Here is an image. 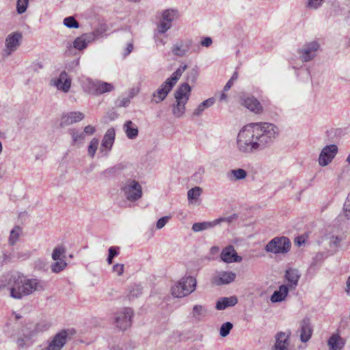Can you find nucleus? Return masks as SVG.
Returning <instances> with one entry per match:
<instances>
[{
  "label": "nucleus",
  "mask_w": 350,
  "mask_h": 350,
  "mask_svg": "<svg viewBox=\"0 0 350 350\" xmlns=\"http://www.w3.org/2000/svg\"><path fill=\"white\" fill-rule=\"evenodd\" d=\"M278 135V127L271 123L248 124L244 126L237 135V149L239 152L246 154L263 150L273 143Z\"/></svg>",
  "instance_id": "obj_1"
},
{
  "label": "nucleus",
  "mask_w": 350,
  "mask_h": 350,
  "mask_svg": "<svg viewBox=\"0 0 350 350\" xmlns=\"http://www.w3.org/2000/svg\"><path fill=\"white\" fill-rule=\"evenodd\" d=\"M191 90L190 85L184 83L174 92L175 103L172 105L171 107L172 114L176 118H181L184 116L186 111L185 105L189 99Z\"/></svg>",
  "instance_id": "obj_2"
},
{
  "label": "nucleus",
  "mask_w": 350,
  "mask_h": 350,
  "mask_svg": "<svg viewBox=\"0 0 350 350\" xmlns=\"http://www.w3.org/2000/svg\"><path fill=\"white\" fill-rule=\"evenodd\" d=\"M25 286V278L18 273L10 275L5 280L4 282L0 284V291L8 288L10 291V296L16 299H21L25 295L23 293Z\"/></svg>",
  "instance_id": "obj_3"
},
{
  "label": "nucleus",
  "mask_w": 350,
  "mask_h": 350,
  "mask_svg": "<svg viewBox=\"0 0 350 350\" xmlns=\"http://www.w3.org/2000/svg\"><path fill=\"white\" fill-rule=\"evenodd\" d=\"M196 286V280L191 276L183 278L172 287V294L176 297H183L193 292Z\"/></svg>",
  "instance_id": "obj_4"
},
{
  "label": "nucleus",
  "mask_w": 350,
  "mask_h": 350,
  "mask_svg": "<svg viewBox=\"0 0 350 350\" xmlns=\"http://www.w3.org/2000/svg\"><path fill=\"white\" fill-rule=\"evenodd\" d=\"M121 191L129 202H135L142 196V187L133 179H127L122 183Z\"/></svg>",
  "instance_id": "obj_5"
},
{
  "label": "nucleus",
  "mask_w": 350,
  "mask_h": 350,
  "mask_svg": "<svg viewBox=\"0 0 350 350\" xmlns=\"http://www.w3.org/2000/svg\"><path fill=\"white\" fill-rule=\"evenodd\" d=\"M291 247V243L286 237H276L272 239L265 247V250L268 253L274 254H286Z\"/></svg>",
  "instance_id": "obj_6"
},
{
  "label": "nucleus",
  "mask_w": 350,
  "mask_h": 350,
  "mask_svg": "<svg viewBox=\"0 0 350 350\" xmlns=\"http://www.w3.org/2000/svg\"><path fill=\"white\" fill-rule=\"evenodd\" d=\"M22 38L23 35L20 31L13 32L6 37L5 40V48L2 52L3 58H8L17 50L21 45Z\"/></svg>",
  "instance_id": "obj_7"
},
{
  "label": "nucleus",
  "mask_w": 350,
  "mask_h": 350,
  "mask_svg": "<svg viewBox=\"0 0 350 350\" xmlns=\"http://www.w3.org/2000/svg\"><path fill=\"white\" fill-rule=\"evenodd\" d=\"M35 337L26 325L21 327L16 334L14 342L18 350L30 347L34 342Z\"/></svg>",
  "instance_id": "obj_8"
},
{
  "label": "nucleus",
  "mask_w": 350,
  "mask_h": 350,
  "mask_svg": "<svg viewBox=\"0 0 350 350\" xmlns=\"http://www.w3.org/2000/svg\"><path fill=\"white\" fill-rule=\"evenodd\" d=\"M319 44L317 41H312L306 43L300 49H299V54L300 59L302 62H307L316 56V52L319 49Z\"/></svg>",
  "instance_id": "obj_9"
},
{
  "label": "nucleus",
  "mask_w": 350,
  "mask_h": 350,
  "mask_svg": "<svg viewBox=\"0 0 350 350\" xmlns=\"http://www.w3.org/2000/svg\"><path fill=\"white\" fill-rule=\"evenodd\" d=\"M338 152V147L335 144L327 145L321 150L319 157V163L321 166L327 165L334 158Z\"/></svg>",
  "instance_id": "obj_10"
},
{
  "label": "nucleus",
  "mask_w": 350,
  "mask_h": 350,
  "mask_svg": "<svg viewBox=\"0 0 350 350\" xmlns=\"http://www.w3.org/2000/svg\"><path fill=\"white\" fill-rule=\"evenodd\" d=\"M133 314V310L130 308H125L121 312H118L116 317L117 327L122 330H125L129 327L131 325Z\"/></svg>",
  "instance_id": "obj_11"
},
{
  "label": "nucleus",
  "mask_w": 350,
  "mask_h": 350,
  "mask_svg": "<svg viewBox=\"0 0 350 350\" xmlns=\"http://www.w3.org/2000/svg\"><path fill=\"white\" fill-rule=\"evenodd\" d=\"M88 88L89 92L94 95H98L106 92H109L112 91L113 89V86L112 85V84L98 81H89Z\"/></svg>",
  "instance_id": "obj_12"
},
{
  "label": "nucleus",
  "mask_w": 350,
  "mask_h": 350,
  "mask_svg": "<svg viewBox=\"0 0 350 350\" xmlns=\"http://www.w3.org/2000/svg\"><path fill=\"white\" fill-rule=\"evenodd\" d=\"M45 283L42 280L36 278H25V286L23 288V293H25V295H29L35 291H43Z\"/></svg>",
  "instance_id": "obj_13"
},
{
  "label": "nucleus",
  "mask_w": 350,
  "mask_h": 350,
  "mask_svg": "<svg viewBox=\"0 0 350 350\" xmlns=\"http://www.w3.org/2000/svg\"><path fill=\"white\" fill-rule=\"evenodd\" d=\"M51 83L59 90L68 92L71 87V79L65 71H63L57 79L51 81Z\"/></svg>",
  "instance_id": "obj_14"
},
{
  "label": "nucleus",
  "mask_w": 350,
  "mask_h": 350,
  "mask_svg": "<svg viewBox=\"0 0 350 350\" xmlns=\"http://www.w3.org/2000/svg\"><path fill=\"white\" fill-rule=\"evenodd\" d=\"M192 44L191 39L180 40L172 46V52L176 56L183 57L189 51Z\"/></svg>",
  "instance_id": "obj_15"
},
{
  "label": "nucleus",
  "mask_w": 350,
  "mask_h": 350,
  "mask_svg": "<svg viewBox=\"0 0 350 350\" xmlns=\"http://www.w3.org/2000/svg\"><path fill=\"white\" fill-rule=\"evenodd\" d=\"M67 336L66 330L56 334L48 345L49 350H61L66 342Z\"/></svg>",
  "instance_id": "obj_16"
},
{
  "label": "nucleus",
  "mask_w": 350,
  "mask_h": 350,
  "mask_svg": "<svg viewBox=\"0 0 350 350\" xmlns=\"http://www.w3.org/2000/svg\"><path fill=\"white\" fill-rule=\"evenodd\" d=\"M221 259L226 262H239L242 260V257L239 256L232 245H228L223 249L221 253Z\"/></svg>",
  "instance_id": "obj_17"
},
{
  "label": "nucleus",
  "mask_w": 350,
  "mask_h": 350,
  "mask_svg": "<svg viewBox=\"0 0 350 350\" xmlns=\"http://www.w3.org/2000/svg\"><path fill=\"white\" fill-rule=\"evenodd\" d=\"M241 104L255 113H259L262 111L260 102L254 96L245 95L241 96Z\"/></svg>",
  "instance_id": "obj_18"
},
{
  "label": "nucleus",
  "mask_w": 350,
  "mask_h": 350,
  "mask_svg": "<svg viewBox=\"0 0 350 350\" xmlns=\"http://www.w3.org/2000/svg\"><path fill=\"white\" fill-rule=\"evenodd\" d=\"M84 117V114L80 111L70 112L62 116L59 125L61 127L67 126L82 120Z\"/></svg>",
  "instance_id": "obj_19"
},
{
  "label": "nucleus",
  "mask_w": 350,
  "mask_h": 350,
  "mask_svg": "<svg viewBox=\"0 0 350 350\" xmlns=\"http://www.w3.org/2000/svg\"><path fill=\"white\" fill-rule=\"evenodd\" d=\"M172 88V83L165 81L152 94L154 103H159L162 102L167 97Z\"/></svg>",
  "instance_id": "obj_20"
},
{
  "label": "nucleus",
  "mask_w": 350,
  "mask_h": 350,
  "mask_svg": "<svg viewBox=\"0 0 350 350\" xmlns=\"http://www.w3.org/2000/svg\"><path fill=\"white\" fill-rule=\"evenodd\" d=\"M236 274L233 272L221 271L212 279V282L217 286L228 284L234 280Z\"/></svg>",
  "instance_id": "obj_21"
},
{
  "label": "nucleus",
  "mask_w": 350,
  "mask_h": 350,
  "mask_svg": "<svg viewBox=\"0 0 350 350\" xmlns=\"http://www.w3.org/2000/svg\"><path fill=\"white\" fill-rule=\"evenodd\" d=\"M290 335V331L278 332L275 336V343L273 350H288Z\"/></svg>",
  "instance_id": "obj_22"
},
{
  "label": "nucleus",
  "mask_w": 350,
  "mask_h": 350,
  "mask_svg": "<svg viewBox=\"0 0 350 350\" xmlns=\"http://www.w3.org/2000/svg\"><path fill=\"white\" fill-rule=\"evenodd\" d=\"M300 326V340L302 342H308L312 334V328L309 318L306 317L299 323Z\"/></svg>",
  "instance_id": "obj_23"
},
{
  "label": "nucleus",
  "mask_w": 350,
  "mask_h": 350,
  "mask_svg": "<svg viewBox=\"0 0 350 350\" xmlns=\"http://www.w3.org/2000/svg\"><path fill=\"white\" fill-rule=\"evenodd\" d=\"M285 278L289 283L287 286L290 288V289H295L298 284V281L300 278L299 271L296 269H288L286 271Z\"/></svg>",
  "instance_id": "obj_24"
},
{
  "label": "nucleus",
  "mask_w": 350,
  "mask_h": 350,
  "mask_svg": "<svg viewBox=\"0 0 350 350\" xmlns=\"http://www.w3.org/2000/svg\"><path fill=\"white\" fill-rule=\"evenodd\" d=\"M27 325L36 338L39 334L47 331L51 327V324L49 322L42 321L36 324L29 323Z\"/></svg>",
  "instance_id": "obj_25"
},
{
  "label": "nucleus",
  "mask_w": 350,
  "mask_h": 350,
  "mask_svg": "<svg viewBox=\"0 0 350 350\" xmlns=\"http://www.w3.org/2000/svg\"><path fill=\"white\" fill-rule=\"evenodd\" d=\"M93 42V37L92 35H87L83 33L77 37L72 43V46L77 50H83L85 49L88 44Z\"/></svg>",
  "instance_id": "obj_26"
},
{
  "label": "nucleus",
  "mask_w": 350,
  "mask_h": 350,
  "mask_svg": "<svg viewBox=\"0 0 350 350\" xmlns=\"http://www.w3.org/2000/svg\"><path fill=\"white\" fill-rule=\"evenodd\" d=\"M290 288L287 285H281L278 291H275L271 296V301L273 303L280 302L285 299Z\"/></svg>",
  "instance_id": "obj_27"
},
{
  "label": "nucleus",
  "mask_w": 350,
  "mask_h": 350,
  "mask_svg": "<svg viewBox=\"0 0 350 350\" xmlns=\"http://www.w3.org/2000/svg\"><path fill=\"white\" fill-rule=\"evenodd\" d=\"M238 302L237 297H223L216 303L215 308L218 310H222L229 306H234Z\"/></svg>",
  "instance_id": "obj_28"
},
{
  "label": "nucleus",
  "mask_w": 350,
  "mask_h": 350,
  "mask_svg": "<svg viewBox=\"0 0 350 350\" xmlns=\"http://www.w3.org/2000/svg\"><path fill=\"white\" fill-rule=\"evenodd\" d=\"M115 139V129L113 128L109 129L103 136L101 146L106 149L110 150L113 146Z\"/></svg>",
  "instance_id": "obj_29"
},
{
  "label": "nucleus",
  "mask_w": 350,
  "mask_h": 350,
  "mask_svg": "<svg viewBox=\"0 0 350 350\" xmlns=\"http://www.w3.org/2000/svg\"><path fill=\"white\" fill-rule=\"evenodd\" d=\"M123 129L129 139H135L138 135V128L131 120L126 121Z\"/></svg>",
  "instance_id": "obj_30"
},
{
  "label": "nucleus",
  "mask_w": 350,
  "mask_h": 350,
  "mask_svg": "<svg viewBox=\"0 0 350 350\" xmlns=\"http://www.w3.org/2000/svg\"><path fill=\"white\" fill-rule=\"evenodd\" d=\"M327 344L330 350H340L345 345L344 340L338 334L329 337Z\"/></svg>",
  "instance_id": "obj_31"
},
{
  "label": "nucleus",
  "mask_w": 350,
  "mask_h": 350,
  "mask_svg": "<svg viewBox=\"0 0 350 350\" xmlns=\"http://www.w3.org/2000/svg\"><path fill=\"white\" fill-rule=\"evenodd\" d=\"M206 310L202 305H195L191 313V319L195 322H200L206 316Z\"/></svg>",
  "instance_id": "obj_32"
},
{
  "label": "nucleus",
  "mask_w": 350,
  "mask_h": 350,
  "mask_svg": "<svg viewBox=\"0 0 350 350\" xmlns=\"http://www.w3.org/2000/svg\"><path fill=\"white\" fill-rule=\"evenodd\" d=\"M215 100L214 98H209L200 104L198 105V107L193 110L192 116H200L202 115L203 111L211 107L215 103Z\"/></svg>",
  "instance_id": "obj_33"
},
{
  "label": "nucleus",
  "mask_w": 350,
  "mask_h": 350,
  "mask_svg": "<svg viewBox=\"0 0 350 350\" xmlns=\"http://www.w3.org/2000/svg\"><path fill=\"white\" fill-rule=\"evenodd\" d=\"M227 176L230 181L243 180L247 176V172L241 168L230 170Z\"/></svg>",
  "instance_id": "obj_34"
},
{
  "label": "nucleus",
  "mask_w": 350,
  "mask_h": 350,
  "mask_svg": "<svg viewBox=\"0 0 350 350\" xmlns=\"http://www.w3.org/2000/svg\"><path fill=\"white\" fill-rule=\"evenodd\" d=\"M215 226V220L212 221H203L194 223L192 226V230L195 232L203 231Z\"/></svg>",
  "instance_id": "obj_35"
},
{
  "label": "nucleus",
  "mask_w": 350,
  "mask_h": 350,
  "mask_svg": "<svg viewBox=\"0 0 350 350\" xmlns=\"http://www.w3.org/2000/svg\"><path fill=\"white\" fill-rule=\"evenodd\" d=\"M202 189L200 187H195L187 191V198L190 203L196 201L202 194Z\"/></svg>",
  "instance_id": "obj_36"
},
{
  "label": "nucleus",
  "mask_w": 350,
  "mask_h": 350,
  "mask_svg": "<svg viewBox=\"0 0 350 350\" xmlns=\"http://www.w3.org/2000/svg\"><path fill=\"white\" fill-rule=\"evenodd\" d=\"M21 228L18 226H16L10 232L9 237V243L11 245H14L18 241L20 234H21Z\"/></svg>",
  "instance_id": "obj_37"
},
{
  "label": "nucleus",
  "mask_w": 350,
  "mask_h": 350,
  "mask_svg": "<svg viewBox=\"0 0 350 350\" xmlns=\"http://www.w3.org/2000/svg\"><path fill=\"white\" fill-rule=\"evenodd\" d=\"M178 17L177 11L174 10H166L162 14V20L172 24V21Z\"/></svg>",
  "instance_id": "obj_38"
},
{
  "label": "nucleus",
  "mask_w": 350,
  "mask_h": 350,
  "mask_svg": "<svg viewBox=\"0 0 350 350\" xmlns=\"http://www.w3.org/2000/svg\"><path fill=\"white\" fill-rule=\"evenodd\" d=\"M66 249L63 246H57L53 249L52 253V258L54 260H64L62 257L64 258Z\"/></svg>",
  "instance_id": "obj_39"
},
{
  "label": "nucleus",
  "mask_w": 350,
  "mask_h": 350,
  "mask_svg": "<svg viewBox=\"0 0 350 350\" xmlns=\"http://www.w3.org/2000/svg\"><path fill=\"white\" fill-rule=\"evenodd\" d=\"M55 261L56 262L51 265V271L53 273H59L64 270L67 266V263L64 260H59Z\"/></svg>",
  "instance_id": "obj_40"
},
{
  "label": "nucleus",
  "mask_w": 350,
  "mask_h": 350,
  "mask_svg": "<svg viewBox=\"0 0 350 350\" xmlns=\"http://www.w3.org/2000/svg\"><path fill=\"white\" fill-rule=\"evenodd\" d=\"M64 25L68 28H79V24L73 16L66 17L64 19Z\"/></svg>",
  "instance_id": "obj_41"
},
{
  "label": "nucleus",
  "mask_w": 350,
  "mask_h": 350,
  "mask_svg": "<svg viewBox=\"0 0 350 350\" xmlns=\"http://www.w3.org/2000/svg\"><path fill=\"white\" fill-rule=\"evenodd\" d=\"M99 141L96 138H93L88 146V154L93 158L98 149Z\"/></svg>",
  "instance_id": "obj_42"
},
{
  "label": "nucleus",
  "mask_w": 350,
  "mask_h": 350,
  "mask_svg": "<svg viewBox=\"0 0 350 350\" xmlns=\"http://www.w3.org/2000/svg\"><path fill=\"white\" fill-rule=\"evenodd\" d=\"M232 327H233V325L230 322H226V323H223L221 325V326L220 327V330H219L220 336L222 337L227 336L229 334L230 330L232 329Z\"/></svg>",
  "instance_id": "obj_43"
},
{
  "label": "nucleus",
  "mask_w": 350,
  "mask_h": 350,
  "mask_svg": "<svg viewBox=\"0 0 350 350\" xmlns=\"http://www.w3.org/2000/svg\"><path fill=\"white\" fill-rule=\"evenodd\" d=\"M343 239L342 236H332L329 239V246L334 249H337L340 246V243Z\"/></svg>",
  "instance_id": "obj_44"
},
{
  "label": "nucleus",
  "mask_w": 350,
  "mask_h": 350,
  "mask_svg": "<svg viewBox=\"0 0 350 350\" xmlns=\"http://www.w3.org/2000/svg\"><path fill=\"white\" fill-rule=\"evenodd\" d=\"M238 218V215L237 214H232L228 217H222L218 219H215V226L221 224L222 222H226L227 224H230L233 221L236 220Z\"/></svg>",
  "instance_id": "obj_45"
},
{
  "label": "nucleus",
  "mask_w": 350,
  "mask_h": 350,
  "mask_svg": "<svg viewBox=\"0 0 350 350\" xmlns=\"http://www.w3.org/2000/svg\"><path fill=\"white\" fill-rule=\"evenodd\" d=\"M172 27V24L161 19L157 25V33H165Z\"/></svg>",
  "instance_id": "obj_46"
},
{
  "label": "nucleus",
  "mask_w": 350,
  "mask_h": 350,
  "mask_svg": "<svg viewBox=\"0 0 350 350\" xmlns=\"http://www.w3.org/2000/svg\"><path fill=\"white\" fill-rule=\"evenodd\" d=\"M29 0H17L16 11L18 14H21L24 13L28 6Z\"/></svg>",
  "instance_id": "obj_47"
},
{
  "label": "nucleus",
  "mask_w": 350,
  "mask_h": 350,
  "mask_svg": "<svg viewBox=\"0 0 350 350\" xmlns=\"http://www.w3.org/2000/svg\"><path fill=\"white\" fill-rule=\"evenodd\" d=\"M198 77V70L197 68H193L187 73V80L190 82H195Z\"/></svg>",
  "instance_id": "obj_48"
},
{
  "label": "nucleus",
  "mask_w": 350,
  "mask_h": 350,
  "mask_svg": "<svg viewBox=\"0 0 350 350\" xmlns=\"http://www.w3.org/2000/svg\"><path fill=\"white\" fill-rule=\"evenodd\" d=\"M323 0H308L306 7L309 9L316 10L321 5Z\"/></svg>",
  "instance_id": "obj_49"
},
{
  "label": "nucleus",
  "mask_w": 350,
  "mask_h": 350,
  "mask_svg": "<svg viewBox=\"0 0 350 350\" xmlns=\"http://www.w3.org/2000/svg\"><path fill=\"white\" fill-rule=\"evenodd\" d=\"M105 31V29L100 27V28H98V29H95L92 32L86 33H87V35H92L93 37V41H94V40L100 38L103 36Z\"/></svg>",
  "instance_id": "obj_50"
},
{
  "label": "nucleus",
  "mask_w": 350,
  "mask_h": 350,
  "mask_svg": "<svg viewBox=\"0 0 350 350\" xmlns=\"http://www.w3.org/2000/svg\"><path fill=\"white\" fill-rule=\"evenodd\" d=\"M344 211L345 217L350 220V193L348 195V197L345 202Z\"/></svg>",
  "instance_id": "obj_51"
},
{
  "label": "nucleus",
  "mask_w": 350,
  "mask_h": 350,
  "mask_svg": "<svg viewBox=\"0 0 350 350\" xmlns=\"http://www.w3.org/2000/svg\"><path fill=\"white\" fill-rule=\"evenodd\" d=\"M118 254L117 248L115 247H110L109 249V255L107 258L108 264H111L113 258Z\"/></svg>",
  "instance_id": "obj_52"
},
{
  "label": "nucleus",
  "mask_w": 350,
  "mask_h": 350,
  "mask_svg": "<svg viewBox=\"0 0 350 350\" xmlns=\"http://www.w3.org/2000/svg\"><path fill=\"white\" fill-rule=\"evenodd\" d=\"M70 134L72 137V140L74 142H77L79 139H83L84 138V133H79L78 131L75 130L70 131Z\"/></svg>",
  "instance_id": "obj_53"
},
{
  "label": "nucleus",
  "mask_w": 350,
  "mask_h": 350,
  "mask_svg": "<svg viewBox=\"0 0 350 350\" xmlns=\"http://www.w3.org/2000/svg\"><path fill=\"white\" fill-rule=\"evenodd\" d=\"M169 219L170 217L168 216H165L160 218L157 222V228L161 229L163 227L165 226V225L167 224Z\"/></svg>",
  "instance_id": "obj_54"
},
{
  "label": "nucleus",
  "mask_w": 350,
  "mask_h": 350,
  "mask_svg": "<svg viewBox=\"0 0 350 350\" xmlns=\"http://www.w3.org/2000/svg\"><path fill=\"white\" fill-rule=\"evenodd\" d=\"M180 76L175 71L171 76V77L167 78L165 81H169L170 83H172V87L175 85L178 80L180 79Z\"/></svg>",
  "instance_id": "obj_55"
},
{
  "label": "nucleus",
  "mask_w": 350,
  "mask_h": 350,
  "mask_svg": "<svg viewBox=\"0 0 350 350\" xmlns=\"http://www.w3.org/2000/svg\"><path fill=\"white\" fill-rule=\"evenodd\" d=\"M113 271L116 273L118 275H122L124 273V265L123 264H116L113 266Z\"/></svg>",
  "instance_id": "obj_56"
},
{
  "label": "nucleus",
  "mask_w": 350,
  "mask_h": 350,
  "mask_svg": "<svg viewBox=\"0 0 350 350\" xmlns=\"http://www.w3.org/2000/svg\"><path fill=\"white\" fill-rule=\"evenodd\" d=\"M213 43L212 38L210 37H205L202 39L200 44L202 46L208 47Z\"/></svg>",
  "instance_id": "obj_57"
},
{
  "label": "nucleus",
  "mask_w": 350,
  "mask_h": 350,
  "mask_svg": "<svg viewBox=\"0 0 350 350\" xmlns=\"http://www.w3.org/2000/svg\"><path fill=\"white\" fill-rule=\"evenodd\" d=\"M129 103H130V98L128 97H125V98H122V99H120L119 100L118 106L125 107H127Z\"/></svg>",
  "instance_id": "obj_58"
},
{
  "label": "nucleus",
  "mask_w": 350,
  "mask_h": 350,
  "mask_svg": "<svg viewBox=\"0 0 350 350\" xmlns=\"http://www.w3.org/2000/svg\"><path fill=\"white\" fill-rule=\"evenodd\" d=\"M158 34L159 33H155V35H154L155 42L157 44H161V45L164 46L166 44L165 38H159Z\"/></svg>",
  "instance_id": "obj_59"
},
{
  "label": "nucleus",
  "mask_w": 350,
  "mask_h": 350,
  "mask_svg": "<svg viewBox=\"0 0 350 350\" xmlns=\"http://www.w3.org/2000/svg\"><path fill=\"white\" fill-rule=\"evenodd\" d=\"M95 132V128L92 125H88L84 128V133L88 135H92Z\"/></svg>",
  "instance_id": "obj_60"
},
{
  "label": "nucleus",
  "mask_w": 350,
  "mask_h": 350,
  "mask_svg": "<svg viewBox=\"0 0 350 350\" xmlns=\"http://www.w3.org/2000/svg\"><path fill=\"white\" fill-rule=\"evenodd\" d=\"M133 49V44L132 43H129L127 44L126 48L125 49V51L124 53V56L126 57V56L129 55L131 53Z\"/></svg>",
  "instance_id": "obj_61"
},
{
  "label": "nucleus",
  "mask_w": 350,
  "mask_h": 350,
  "mask_svg": "<svg viewBox=\"0 0 350 350\" xmlns=\"http://www.w3.org/2000/svg\"><path fill=\"white\" fill-rule=\"evenodd\" d=\"M187 66L186 64L181 65L176 70V72L178 74L179 76L181 77L183 72L187 69Z\"/></svg>",
  "instance_id": "obj_62"
},
{
  "label": "nucleus",
  "mask_w": 350,
  "mask_h": 350,
  "mask_svg": "<svg viewBox=\"0 0 350 350\" xmlns=\"http://www.w3.org/2000/svg\"><path fill=\"white\" fill-rule=\"evenodd\" d=\"M12 259V256L10 254L8 253H3V262L6 263L9 261H10Z\"/></svg>",
  "instance_id": "obj_63"
},
{
  "label": "nucleus",
  "mask_w": 350,
  "mask_h": 350,
  "mask_svg": "<svg viewBox=\"0 0 350 350\" xmlns=\"http://www.w3.org/2000/svg\"><path fill=\"white\" fill-rule=\"evenodd\" d=\"M346 284H347L346 292H347V295H350V275L347 278Z\"/></svg>",
  "instance_id": "obj_64"
}]
</instances>
